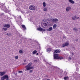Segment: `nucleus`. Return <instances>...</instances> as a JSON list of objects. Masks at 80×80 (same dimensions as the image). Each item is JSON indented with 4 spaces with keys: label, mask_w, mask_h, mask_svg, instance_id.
<instances>
[{
    "label": "nucleus",
    "mask_w": 80,
    "mask_h": 80,
    "mask_svg": "<svg viewBox=\"0 0 80 80\" xmlns=\"http://www.w3.org/2000/svg\"><path fill=\"white\" fill-rule=\"evenodd\" d=\"M51 51V49L48 48L47 49V52H50Z\"/></svg>",
    "instance_id": "nucleus-25"
},
{
    "label": "nucleus",
    "mask_w": 80,
    "mask_h": 80,
    "mask_svg": "<svg viewBox=\"0 0 80 80\" xmlns=\"http://www.w3.org/2000/svg\"><path fill=\"white\" fill-rule=\"evenodd\" d=\"M69 59H70V60H71L72 59V58H71L70 57H69Z\"/></svg>",
    "instance_id": "nucleus-34"
},
{
    "label": "nucleus",
    "mask_w": 80,
    "mask_h": 80,
    "mask_svg": "<svg viewBox=\"0 0 80 80\" xmlns=\"http://www.w3.org/2000/svg\"><path fill=\"white\" fill-rule=\"evenodd\" d=\"M37 30H39V31H41V32H45L46 30L45 29H43L40 27V26H39V28H37Z\"/></svg>",
    "instance_id": "nucleus-4"
},
{
    "label": "nucleus",
    "mask_w": 80,
    "mask_h": 80,
    "mask_svg": "<svg viewBox=\"0 0 80 80\" xmlns=\"http://www.w3.org/2000/svg\"><path fill=\"white\" fill-rule=\"evenodd\" d=\"M17 10H18V9H17Z\"/></svg>",
    "instance_id": "nucleus-39"
},
{
    "label": "nucleus",
    "mask_w": 80,
    "mask_h": 80,
    "mask_svg": "<svg viewBox=\"0 0 80 80\" xmlns=\"http://www.w3.org/2000/svg\"><path fill=\"white\" fill-rule=\"evenodd\" d=\"M79 30H80V28H79Z\"/></svg>",
    "instance_id": "nucleus-42"
},
{
    "label": "nucleus",
    "mask_w": 80,
    "mask_h": 80,
    "mask_svg": "<svg viewBox=\"0 0 80 80\" xmlns=\"http://www.w3.org/2000/svg\"><path fill=\"white\" fill-rule=\"evenodd\" d=\"M61 52V51L60 49H57L55 50L54 51V53H60Z\"/></svg>",
    "instance_id": "nucleus-6"
},
{
    "label": "nucleus",
    "mask_w": 80,
    "mask_h": 80,
    "mask_svg": "<svg viewBox=\"0 0 80 80\" xmlns=\"http://www.w3.org/2000/svg\"><path fill=\"white\" fill-rule=\"evenodd\" d=\"M64 79L65 80H67V77H64Z\"/></svg>",
    "instance_id": "nucleus-30"
},
{
    "label": "nucleus",
    "mask_w": 80,
    "mask_h": 80,
    "mask_svg": "<svg viewBox=\"0 0 80 80\" xmlns=\"http://www.w3.org/2000/svg\"><path fill=\"white\" fill-rule=\"evenodd\" d=\"M78 18H79V17H76V16L72 17V20H77V19H78Z\"/></svg>",
    "instance_id": "nucleus-9"
},
{
    "label": "nucleus",
    "mask_w": 80,
    "mask_h": 80,
    "mask_svg": "<svg viewBox=\"0 0 80 80\" xmlns=\"http://www.w3.org/2000/svg\"><path fill=\"white\" fill-rule=\"evenodd\" d=\"M54 20H55V22H57L58 21V19L57 18H55Z\"/></svg>",
    "instance_id": "nucleus-26"
},
{
    "label": "nucleus",
    "mask_w": 80,
    "mask_h": 80,
    "mask_svg": "<svg viewBox=\"0 0 80 80\" xmlns=\"http://www.w3.org/2000/svg\"><path fill=\"white\" fill-rule=\"evenodd\" d=\"M63 58L62 57H59L58 56V59H59V60H62V59H63Z\"/></svg>",
    "instance_id": "nucleus-18"
},
{
    "label": "nucleus",
    "mask_w": 80,
    "mask_h": 80,
    "mask_svg": "<svg viewBox=\"0 0 80 80\" xmlns=\"http://www.w3.org/2000/svg\"><path fill=\"white\" fill-rule=\"evenodd\" d=\"M53 55H54V59L55 60L56 59H58V57L59 54H56V53H53Z\"/></svg>",
    "instance_id": "nucleus-5"
},
{
    "label": "nucleus",
    "mask_w": 80,
    "mask_h": 80,
    "mask_svg": "<svg viewBox=\"0 0 80 80\" xmlns=\"http://www.w3.org/2000/svg\"><path fill=\"white\" fill-rule=\"evenodd\" d=\"M24 62H26V60H24Z\"/></svg>",
    "instance_id": "nucleus-36"
},
{
    "label": "nucleus",
    "mask_w": 80,
    "mask_h": 80,
    "mask_svg": "<svg viewBox=\"0 0 80 80\" xmlns=\"http://www.w3.org/2000/svg\"><path fill=\"white\" fill-rule=\"evenodd\" d=\"M51 20L52 21V22H53V23H54V22H55V19H53V18H52V19H51Z\"/></svg>",
    "instance_id": "nucleus-21"
},
{
    "label": "nucleus",
    "mask_w": 80,
    "mask_h": 80,
    "mask_svg": "<svg viewBox=\"0 0 80 80\" xmlns=\"http://www.w3.org/2000/svg\"><path fill=\"white\" fill-rule=\"evenodd\" d=\"M73 30L76 32H78V29L76 28H73Z\"/></svg>",
    "instance_id": "nucleus-16"
},
{
    "label": "nucleus",
    "mask_w": 80,
    "mask_h": 80,
    "mask_svg": "<svg viewBox=\"0 0 80 80\" xmlns=\"http://www.w3.org/2000/svg\"><path fill=\"white\" fill-rule=\"evenodd\" d=\"M43 8L44 9H43V10L44 12H46V11H47V8Z\"/></svg>",
    "instance_id": "nucleus-22"
},
{
    "label": "nucleus",
    "mask_w": 80,
    "mask_h": 80,
    "mask_svg": "<svg viewBox=\"0 0 80 80\" xmlns=\"http://www.w3.org/2000/svg\"><path fill=\"white\" fill-rule=\"evenodd\" d=\"M9 78L8 77V76L6 74L3 77H1V80H8Z\"/></svg>",
    "instance_id": "nucleus-2"
},
{
    "label": "nucleus",
    "mask_w": 80,
    "mask_h": 80,
    "mask_svg": "<svg viewBox=\"0 0 80 80\" xmlns=\"http://www.w3.org/2000/svg\"><path fill=\"white\" fill-rule=\"evenodd\" d=\"M38 55V53H37L36 55Z\"/></svg>",
    "instance_id": "nucleus-35"
},
{
    "label": "nucleus",
    "mask_w": 80,
    "mask_h": 80,
    "mask_svg": "<svg viewBox=\"0 0 80 80\" xmlns=\"http://www.w3.org/2000/svg\"><path fill=\"white\" fill-rule=\"evenodd\" d=\"M15 58L16 59H18V56H15Z\"/></svg>",
    "instance_id": "nucleus-28"
},
{
    "label": "nucleus",
    "mask_w": 80,
    "mask_h": 80,
    "mask_svg": "<svg viewBox=\"0 0 80 80\" xmlns=\"http://www.w3.org/2000/svg\"><path fill=\"white\" fill-rule=\"evenodd\" d=\"M3 29L4 30V31H7V28H3Z\"/></svg>",
    "instance_id": "nucleus-24"
},
{
    "label": "nucleus",
    "mask_w": 80,
    "mask_h": 80,
    "mask_svg": "<svg viewBox=\"0 0 80 80\" xmlns=\"http://www.w3.org/2000/svg\"><path fill=\"white\" fill-rule=\"evenodd\" d=\"M71 9V7H68L66 8V11L67 12H68Z\"/></svg>",
    "instance_id": "nucleus-11"
},
{
    "label": "nucleus",
    "mask_w": 80,
    "mask_h": 80,
    "mask_svg": "<svg viewBox=\"0 0 80 80\" xmlns=\"http://www.w3.org/2000/svg\"><path fill=\"white\" fill-rule=\"evenodd\" d=\"M3 27H7L8 28H9L10 27V24H4L3 25Z\"/></svg>",
    "instance_id": "nucleus-7"
},
{
    "label": "nucleus",
    "mask_w": 80,
    "mask_h": 80,
    "mask_svg": "<svg viewBox=\"0 0 80 80\" xmlns=\"http://www.w3.org/2000/svg\"><path fill=\"white\" fill-rule=\"evenodd\" d=\"M5 72H0V76H3V75L5 74Z\"/></svg>",
    "instance_id": "nucleus-10"
},
{
    "label": "nucleus",
    "mask_w": 80,
    "mask_h": 80,
    "mask_svg": "<svg viewBox=\"0 0 80 80\" xmlns=\"http://www.w3.org/2000/svg\"><path fill=\"white\" fill-rule=\"evenodd\" d=\"M56 26H57V25L55 24L53 26V27L54 29H55V28H56Z\"/></svg>",
    "instance_id": "nucleus-23"
},
{
    "label": "nucleus",
    "mask_w": 80,
    "mask_h": 80,
    "mask_svg": "<svg viewBox=\"0 0 80 80\" xmlns=\"http://www.w3.org/2000/svg\"><path fill=\"white\" fill-rule=\"evenodd\" d=\"M21 26L22 28H23L24 30H26V27H25V25H22Z\"/></svg>",
    "instance_id": "nucleus-15"
},
{
    "label": "nucleus",
    "mask_w": 80,
    "mask_h": 80,
    "mask_svg": "<svg viewBox=\"0 0 80 80\" xmlns=\"http://www.w3.org/2000/svg\"><path fill=\"white\" fill-rule=\"evenodd\" d=\"M76 41H78V40L77 39H76L75 40Z\"/></svg>",
    "instance_id": "nucleus-37"
},
{
    "label": "nucleus",
    "mask_w": 80,
    "mask_h": 80,
    "mask_svg": "<svg viewBox=\"0 0 80 80\" xmlns=\"http://www.w3.org/2000/svg\"><path fill=\"white\" fill-rule=\"evenodd\" d=\"M43 6L44 7H45V6H47V4H46V3H45V2H43Z\"/></svg>",
    "instance_id": "nucleus-20"
},
{
    "label": "nucleus",
    "mask_w": 80,
    "mask_h": 80,
    "mask_svg": "<svg viewBox=\"0 0 80 80\" xmlns=\"http://www.w3.org/2000/svg\"><path fill=\"white\" fill-rule=\"evenodd\" d=\"M8 33H7V34H6V35H8H8H8Z\"/></svg>",
    "instance_id": "nucleus-33"
},
{
    "label": "nucleus",
    "mask_w": 80,
    "mask_h": 80,
    "mask_svg": "<svg viewBox=\"0 0 80 80\" xmlns=\"http://www.w3.org/2000/svg\"><path fill=\"white\" fill-rule=\"evenodd\" d=\"M29 8L31 10H35V6L33 5H31L29 6Z\"/></svg>",
    "instance_id": "nucleus-3"
},
{
    "label": "nucleus",
    "mask_w": 80,
    "mask_h": 80,
    "mask_svg": "<svg viewBox=\"0 0 80 80\" xmlns=\"http://www.w3.org/2000/svg\"><path fill=\"white\" fill-rule=\"evenodd\" d=\"M32 63L31 62L29 63H28L27 65L25 66V68H26L25 71H28L31 70V69H32V70L34 69V68H33V67H31V66H32Z\"/></svg>",
    "instance_id": "nucleus-1"
},
{
    "label": "nucleus",
    "mask_w": 80,
    "mask_h": 80,
    "mask_svg": "<svg viewBox=\"0 0 80 80\" xmlns=\"http://www.w3.org/2000/svg\"><path fill=\"white\" fill-rule=\"evenodd\" d=\"M72 55H73V53H72Z\"/></svg>",
    "instance_id": "nucleus-41"
},
{
    "label": "nucleus",
    "mask_w": 80,
    "mask_h": 80,
    "mask_svg": "<svg viewBox=\"0 0 80 80\" xmlns=\"http://www.w3.org/2000/svg\"><path fill=\"white\" fill-rule=\"evenodd\" d=\"M22 65H24V63H23V64H22Z\"/></svg>",
    "instance_id": "nucleus-40"
},
{
    "label": "nucleus",
    "mask_w": 80,
    "mask_h": 80,
    "mask_svg": "<svg viewBox=\"0 0 80 80\" xmlns=\"http://www.w3.org/2000/svg\"><path fill=\"white\" fill-rule=\"evenodd\" d=\"M19 53H23V52L21 50H19Z\"/></svg>",
    "instance_id": "nucleus-19"
},
{
    "label": "nucleus",
    "mask_w": 80,
    "mask_h": 80,
    "mask_svg": "<svg viewBox=\"0 0 80 80\" xmlns=\"http://www.w3.org/2000/svg\"><path fill=\"white\" fill-rule=\"evenodd\" d=\"M32 72H33V70H30L29 73H32Z\"/></svg>",
    "instance_id": "nucleus-27"
},
{
    "label": "nucleus",
    "mask_w": 80,
    "mask_h": 80,
    "mask_svg": "<svg viewBox=\"0 0 80 80\" xmlns=\"http://www.w3.org/2000/svg\"><path fill=\"white\" fill-rule=\"evenodd\" d=\"M17 74H15V75H17Z\"/></svg>",
    "instance_id": "nucleus-38"
},
{
    "label": "nucleus",
    "mask_w": 80,
    "mask_h": 80,
    "mask_svg": "<svg viewBox=\"0 0 80 80\" xmlns=\"http://www.w3.org/2000/svg\"><path fill=\"white\" fill-rule=\"evenodd\" d=\"M68 45H69V43L68 42H65L64 44L62 45V47H64L65 46H68Z\"/></svg>",
    "instance_id": "nucleus-8"
},
{
    "label": "nucleus",
    "mask_w": 80,
    "mask_h": 80,
    "mask_svg": "<svg viewBox=\"0 0 80 80\" xmlns=\"http://www.w3.org/2000/svg\"><path fill=\"white\" fill-rule=\"evenodd\" d=\"M18 73H22V71H19Z\"/></svg>",
    "instance_id": "nucleus-31"
},
{
    "label": "nucleus",
    "mask_w": 80,
    "mask_h": 80,
    "mask_svg": "<svg viewBox=\"0 0 80 80\" xmlns=\"http://www.w3.org/2000/svg\"><path fill=\"white\" fill-rule=\"evenodd\" d=\"M47 26V24L46 23H43V24L42 25V27L44 28L46 27Z\"/></svg>",
    "instance_id": "nucleus-12"
},
{
    "label": "nucleus",
    "mask_w": 80,
    "mask_h": 80,
    "mask_svg": "<svg viewBox=\"0 0 80 80\" xmlns=\"http://www.w3.org/2000/svg\"><path fill=\"white\" fill-rule=\"evenodd\" d=\"M33 62H35L36 63V62H37L38 61H37V60H33Z\"/></svg>",
    "instance_id": "nucleus-29"
},
{
    "label": "nucleus",
    "mask_w": 80,
    "mask_h": 80,
    "mask_svg": "<svg viewBox=\"0 0 80 80\" xmlns=\"http://www.w3.org/2000/svg\"><path fill=\"white\" fill-rule=\"evenodd\" d=\"M68 1L70 2V3H72V4L75 3V2H74L72 0H68Z\"/></svg>",
    "instance_id": "nucleus-14"
},
{
    "label": "nucleus",
    "mask_w": 80,
    "mask_h": 80,
    "mask_svg": "<svg viewBox=\"0 0 80 80\" xmlns=\"http://www.w3.org/2000/svg\"><path fill=\"white\" fill-rule=\"evenodd\" d=\"M53 29V28L52 27H50L47 30L48 32H49L50 31H52Z\"/></svg>",
    "instance_id": "nucleus-13"
},
{
    "label": "nucleus",
    "mask_w": 80,
    "mask_h": 80,
    "mask_svg": "<svg viewBox=\"0 0 80 80\" xmlns=\"http://www.w3.org/2000/svg\"><path fill=\"white\" fill-rule=\"evenodd\" d=\"M37 52V51L36 50H35L34 51L32 52V54L33 55H35V54H36V53Z\"/></svg>",
    "instance_id": "nucleus-17"
},
{
    "label": "nucleus",
    "mask_w": 80,
    "mask_h": 80,
    "mask_svg": "<svg viewBox=\"0 0 80 80\" xmlns=\"http://www.w3.org/2000/svg\"><path fill=\"white\" fill-rule=\"evenodd\" d=\"M8 36H9L10 37V36H11V34H10V33L8 34Z\"/></svg>",
    "instance_id": "nucleus-32"
}]
</instances>
